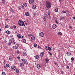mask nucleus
<instances>
[{
  "mask_svg": "<svg viewBox=\"0 0 75 75\" xmlns=\"http://www.w3.org/2000/svg\"><path fill=\"white\" fill-rule=\"evenodd\" d=\"M15 40L14 39V38H12L9 40V42L8 43V45H11V43H13L14 44H16V42H15Z\"/></svg>",
  "mask_w": 75,
  "mask_h": 75,
  "instance_id": "obj_1",
  "label": "nucleus"
},
{
  "mask_svg": "<svg viewBox=\"0 0 75 75\" xmlns=\"http://www.w3.org/2000/svg\"><path fill=\"white\" fill-rule=\"evenodd\" d=\"M51 3L50 2L48 1H46V7L48 8H50L51 7Z\"/></svg>",
  "mask_w": 75,
  "mask_h": 75,
  "instance_id": "obj_2",
  "label": "nucleus"
},
{
  "mask_svg": "<svg viewBox=\"0 0 75 75\" xmlns=\"http://www.w3.org/2000/svg\"><path fill=\"white\" fill-rule=\"evenodd\" d=\"M18 25L20 26H25V25H24V22H23V21L19 20V21L18 22Z\"/></svg>",
  "mask_w": 75,
  "mask_h": 75,
  "instance_id": "obj_3",
  "label": "nucleus"
},
{
  "mask_svg": "<svg viewBox=\"0 0 75 75\" xmlns=\"http://www.w3.org/2000/svg\"><path fill=\"white\" fill-rule=\"evenodd\" d=\"M35 1L34 0H29V3L30 4L33 5L34 4V2Z\"/></svg>",
  "mask_w": 75,
  "mask_h": 75,
  "instance_id": "obj_4",
  "label": "nucleus"
},
{
  "mask_svg": "<svg viewBox=\"0 0 75 75\" xmlns=\"http://www.w3.org/2000/svg\"><path fill=\"white\" fill-rule=\"evenodd\" d=\"M18 46L16 45L13 46L12 48L13 49V50H17V49L18 48V47L19 46V45H18Z\"/></svg>",
  "mask_w": 75,
  "mask_h": 75,
  "instance_id": "obj_5",
  "label": "nucleus"
},
{
  "mask_svg": "<svg viewBox=\"0 0 75 75\" xmlns=\"http://www.w3.org/2000/svg\"><path fill=\"white\" fill-rule=\"evenodd\" d=\"M11 69H13V70H16V67L14 65H13L11 67Z\"/></svg>",
  "mask_w": 75,
  "mask_h": 75,
  "instance_id": "obj_6",
  "label": "nucleus"
},
{
  "mask_svg": "<svg viewBox=\"0 0 75 75\" xmlns=\"http://www.w3.org/2000/svg\"><path fill=\"white\" fill-rule=\"evenodd\" d=\"M37 67L38 69H40L41 68V65L39 64H38L37 65Z\"/></svg>",
  "mask_w": 75,
  "mask_h": 75,
  "instance_id": "obj_7",
  "label": "nucleus"
},
{
  "mask_svg": "<svg viewBox=\"0 0 75 75\" xmlns=\"http://www.w3.org/2000/svg\"><path fill=\"white\" fill-rule=\"evenodd\" d=\"M56 28L57 25H55V24H54L52 26V28H53V29H55V28Z\"/></svg>",
  "mask_w": 75,
  "mask_h": 75,
  "instance_id": "obj_8",
  "label": "nucleus"
},
{
  "mask_svg": "<svg viewBox=\"0 0 75 75\" xmlns=\"http://www.w3.org/2000/svg\"><path fill=\"white\" fill-rule=\"evenodd\" d=\"M19 66L21 68H22L24 67V64L23 63H20L19 64Z\"/></svg>",
  "mask_w": 75,
  "mask_h": 75,
  "instance_id": "obj_9",
  "label": "nucleus"
},
{
  "mask_svg": "<svg viewBox=\"0 0 75 75\" xmlns=\"http://www.w3.org/2000/svg\"><path fill=\"white\" fill-rule=\"evenodd\" d=\"M17 37H18V38H21V34H18L17 35Z\"/></svg>",
  "mask_w": 75,
  "mask_h": 75,
  "instance_id": "obj_10",
  "label": "nucleus"
},
{
  "mask_svg": "<svg viewBox=\"0 0 75 75\" xmlns=\"http://www.w3.org/2000/svg\"><path fill=\"white\" fill-rule=\"evenodd\" d=\"M10 11H11V12H12V13H14V12L13 10V8H10Z\"/></svg>",
  "mask_w": 75,
  "mask_h": 75,
  "instance_id": "obj_11",
  "label": "nucleus"
},
{
  "mask_svg": "<svg viewBox=\"0 0 75 75\" xmlns=\"http://www.w3.org/2000/svg\"><path fill=\"white\" fill-rule=\"evenodd\" d=\"M44 17L45 18H48V15H47L46 14H45L44 15Z\"/></svg>",
  "mask_w": 75,
  "mask_h": 75,
  "instance_id": "obj_12",
  "label": "nucleus"
},
{
  "mask_svg": "<svg viewBox=\"0 0 75 75\" xmlns=\"http://www.w3.org/2000/svg\"><path fill=\"white\" fill-rule=\"evenodd\" d=\"M40 35L41 37H44V33H43V32H41L40 33Z\"/></svg>",
  "mask_w": 75,
  "mask_h": 75,
  "instance_id": "obj_13",
  "label": "nucleus"
},
{
  "mask_svg": "<svg viewBox=\"0 0 75 75\" xmlns=\"http://www.w3.org/2000/svg\"><path fill=\"white\" fill-rule=\"evenodd\" d=\"M23 56H26L27 55V53H26V52H23Z\"/></svg>",
  "mask_w": 75,
  "mask_h": 75,
  "instance_id": "obj_14",
  "label": "nucleus"
},
{
  "mask_svg": "<svg viewBox=\"0 0 75 75\" xmlns=\"http://www.w3.org/2000/svg\"><path fill=\"white\" fill-rule=\"evenodd\" d=\"M25 14L26 16H29V13L27 12H25Z\"/></svg>",
  "mask_w": 75,
  "mask_h": 75,
  "instance_id": "obj_15",
  "label": "nucleus"
},
{
  "mask_svg": "<svg viewBox=\"0 0 75 75\" xmlns=\"http://www.w3.org/2000/svg\"><path fill=\"white\" fill-rule=\"evenodd\" d=\"M44 55V52H42L40 54V57H43Z\"/></svg>",
  "mask_w": 75,
  "mask_h": 75,
  "instance_id": "obj_16",
  "label": "nucleus"
},
{
  "mask_svg": "<svg viewBox=\"0 0 75 75\" xmlns=\"http://www.w3.org/2000/svg\"><path fill=\"white\" fill-rule=\"evenodd\" d=\"M48 14L49 15V17H50V14H51V11H48Z\"/></svg>",
  "mask_w": 75,
  "mask_h": 75,
  "instance_id": "obj_17",
  "label": "nucleus"
},
{
  "mask_svg": "<svg viewBox=\"0 0 75 75\" xmlns=\"http://www.w3.org/2000/svg\"><path fill=\"white\" fill-rule=\"evenodd\" d=\"M66 14L67 17L68 16H69V11H68V12L66 13Z\"/></svg>",
  "mask_w": 75,
  "mask_h": 75,
  "instance_id": "obj_18",
  "label": "nucleus"
},
{
  "mask_svg": "<svg viewBox=\"0 0 75 75\" xmlns=\"http://www.w3.org/2000/svg\"><path fill=\"white\" fill-rule=\"evenodd\" d=\"M31 39L32 40H35V37L33 35H32L31 37Z\"/></svg>",
  "mask_w": 75,
  "mask_h": 75,
  "instance_id": "obj_19",
  "label": "nucleus"
},
{
  "mask_svg": "<svg viewBox=\"0 0 75 75\" xmlns=\"http://www.w3.org/2000/svg\"><path fill=\"white\" fill-rule=\"evenodd\" d=\"M67 54L68 56H69V55H71V52H67Z\"/></svg>",
  "mask_w": 75,
  "mask_h": 75,
  "instance_id": "obj_20",
  "label": "nucleus"
},
{
  "mask_svg": "<svg viewBox=\"0 0 75 75\" xmlns=\"http://www.w3.org/2000/svg\"><path fill=\"white\" fill-rule=\"evenodd\" d=\"M22 61H23V62H25L27 61V60L24 59H23L22 60Z\"/></svg>",
  "mask_w": 75,
  "mask_h": 75,
  "instance_id": "obj_21",
  "label": "nucleus"
},
{
  "mask_svg": "<svg viewBox=\"0 0 75 75\" xmlns=\"http://www.w3.org/2000/svg\"><path fill=\"white\" fill-rule=\"evenodd\" d=\"M13 57H9V60L10 61H13Z\"/></svg>",
  "mask_w": 75,
  "mask_h": 75,
  "instance_id": "obj_22",
  "label": "nucleus"
},
{
  "mask_svg": "<svg viewBox=\"0 0 75 75\" xmlns=\"http://www.w3.org/2000/svg\"><path fill=\"white\" fill-rule=\"evenodd\" d=\"M36 5H34L33 6V9H35V8H36Z\"/></svg>",
  "mask_w": 75,
  "mask_h": 75,
  "instance_id": "obj_23",
  "label": "nucleus"
},
{
  "mask_svg": "<svg viewBox=\"0 0 75 75\" xmlns=\"http://www.w3.org/2000/svg\"><path fill=\"white\" fill-rule=\"evenodd\" d=\"M45 61L46 63H48V62L49 61V60L48 59H45Z\"/></svg>",
  "mask_w": 75,
  "mask_h": 75,
  "instance_id": "obj_24",
  "label": "nucleus"
},
{
  "mask_svg": "<svg viewBox=\"0 0 75 75\" xmlns=\"http://www.w3.org/2000/svg\"><path fill=\"white\" fill-rule=\"evenodd\" d=\"M58 8H56L54 10L55 12H58Z\"/></svg>",
  "mask_w": 75,
  "mask_h": 75,
  "instance_id": "obj_25",
  "label": "nucleus"
},
{
  "mask_svg": "<svg viewBox=\"0 0 75 75\" xmlns=\"http://www.w3.org/2000/svg\"><path fill=\"white\" fill-rule=\"evenodd\" d=\"M23 4L25 7H27V4L26 3H24Z\"/></svg>",
  "mask_w": 75,
  "mask_h": 75,
  "instance_id": "obj_26",
  "label": "nucleus"
},
{
  "mask_svg": "<svg viewBox=\"0 0 75 75\" xmlns=\"http://www.w3.org/2000/svg\"><path fill=\"white\" fill-rule=\"evenodd\" d=\"M6 67L7 68H8V67H10V65L9 64H6Z\"/></svg>",
  "mask_w": 75,
  "mask_h": 75,
  "instance_id": "obj_27",
  "label": "nucleus"
},
{
  "mask_svg": "<svg viewBox=\"0 0 75 75\" xmlns=\"http://www.w3.org/2000/svg\"><path fill=\"white\" fill-rule=\"evenodd\" d=\"M16 71L17 73H18L19 72V71L18 70V69H16Z\"/></svg>",
  "mask_w": 75,
  "mask_h": 75,
  "instance_id": "obj_28",
  "label": "nucleus"
},
{
  "mask_svg": "<svg viewBox=\"0 0 75 75\" xmlns=\"http://www.w3.org/2000/svg\"><path fill=\"white\" fill-rule=\"evenodd\" d=\"M35 58L36 59H38V58H39V56H38V55H36L35 56Z\"/></svg>",
  "mask_w": 75,
  "mask_h": 75,
  "instance_id": "obj_29",
  "label": "nucleus"
},
{
  "mask_svg": "<svg viewBox=\"0 0 75 75\" xmlns=\"http://www.w3.org/2000/svg\"><path fill=\"white\" fill-rule=\"evenodd\" d=\"M6 32L7 34H10V32L9 31L7 30Z\"/></svg>",
  "mask_w": 75,
  "mask_h": 75,
  "instance_id": "obj_30",
  "label": "nucleus"
},
{
  "mask_svg": "<svg viewBox=\"0 0 75 75\" xmlns=\"http://www.w3.org/2000/svg\"><path fill=\"white\" fill-rule=\"evenodd\" d=\"M2 75H6V74L5 72L3 71L2 73Z\"/></svg>",
  "mask_w": 75,
  "mask_h": 75,
  "instance_id": "obj_31",
  "label": "nucleus"
},
{
  "mask_svg": "<svg viewBox=\"0 0 75 75\" xmlns=\"http://www.w3.org/2000/svg\"><path fill=\"white\" fill-rule=\"evenodd\" d=\"M45 48L47 50H48V47L47 46H45Z\"/></svg>",
  "mask_w": 75,
  "mask_h": 75,
  "instance_id": "obj_32",
  "label": "nucleus"
},
{
  "mask_svg": "<svg viewBox=\"0 0 75 75\" xmlns=\"http://www.w3.org/2000/svg\"><path fill=\"white\" fill-rule=\"evenodd\" d=\"M2 1L4 4H5V3H6V1L4 0H2Z\"/></svg>",
  "mask_w": 75,
  "mask_h": 75,
  "instance_id": "obj_33",
  "label": "nucleus"
},
{
  "mask_svg": "<svg viewBox=\"0 0 75 75\" xmlns=\"http://www.w3.org/2000/svg\"><path fill=\"white\" fill-rule=\"evenodd\" d=\"M48 50L49 51H51V48L50 47H48Z\"/></svg>",
  "mask_w": 75,
  "mask_h": 75,
  "instance_id": "obj_34",
  "label": "nucleus"
},
{
  "mask_svg": "<svg viewBox=\"0 0 75 75\" xmlns=\"http://www.w3.org/2000/svg\"><path fill=\"white\" fill-rule=\"evenodd\" d=\"M45 18V17H44L43 18V20H44V21H46V18Z\"/></svg>",
  "mask_w": 75,
  "mask_h": 75,
  "instance_id": "obj_35",
  "label": "nucleus"
},
{
  "mask_svg": "<svg viewBox=\"0 0 75 75\" xmlns=\"http://www.w3.org/2000/svg\"><path fill=\"white\" fill-rule=\"evenodd\" d=\"M64 17L62 16V17H61L60 18V19L61 20H63V19H64Z\"/></svg>",
  "mask_w": 75,
  "mask_h": 75,
  "instance_id": "obj_36",
  "label": "nucleus"
},
{
  "mask_svg": "<svg viewBox=\"0 0 75 75\" xmlns=\"http://www.w3.org/2000/svg\"><path fill=\"white\" fill-rule=\"evenodd\" d=\"M6 42H7V41L5 40H4L3 42V43H4V44H6Z\"/></svg>",
  "mask_w": 75,
  "mask_h": 75,
  "instance_id": "obj_37",
  "label": "nucleus"
},
{
  "mask_svg": "<svg viewBox=\"0 0 75 75\" xmlns=\"http://www.w3.org/2000/svg\"><path fill=\"white\" fill-rule=\"evenodd\" d=\"M34 47H37V44L36 43H35L34 44Z\"/></svg>",
  "mask_w": 75,
  "mask_h": 75,
  "instance_id": "obj_38",
  "label": "nucleus"
},
{
  "mask_svg": "<svg viewBox=\"0 0 75 75\" xmlns=\"http://www.w3.org/2000/svg\"><path fill=\"white\" fill-rule=\"evenodd\" d=\"M58 34L59 35H62V33L61 32H60L58 33Z\"/></svg>",
  "mask_w": 75,
  "mask_h": 75,
  "instance_id": "obj_39",
  "label": "nucleus"
},
{
  "mask_svg": "<svg viewBox=\"0 0 75 75\" xmlns=\"http://www.w3.org/2000/svg\"><path fill=\"white\" fill-rule=\"evenodd\" d=\"M23 42H25V43H26V40L25 39L23 40Z\"/></svg>",
  "mask_w": 75,
  "mask_h": 75,
  "instance_id": "obj_40",
  "label": "nucleus"
},
{
  "mask_svg": "<svg viewBox=\"0 0 75 75\" xmlns=\"http://www.w3.org/2000/svg\"><path fill=\"white\" fill-rule=\"evenodd\" d=\"M55 22L56 23V24H58V21H57V20H56L55 21Z\"/></svg>",
  "mask_w": 75,
  "mask_h": 75,
  "instance_id": "obj_41",
  "label": "nucleus"
},
{
  "mask_svg": "<svg viewBox=\"0 0 75 75\" xmlns=\"http://www.w3.org/2000/svg\"><path fill=\"white\" fill-rule=\"evenodd\" d=\"M5 28H8V25H6V26H5Z\"/></svg>",
  "mask_w": 75,
  "mask_h": 75,
  "instance_id": "obj_42",
  "label": "nucleus"
},
{
  "mask_svg": "<svg viewBox=\"0 0 75 75\" xmlns=\"http://www.w3.org/2000/svg\"><path fill=\"white\" fill-rule=\"evenodd\" d=\"M71 61H74V58L73 57H71Z\"/></svg>",
  "mask_w": 75,
  "mask_h": 75,
  "instance_id": "obj_43",
  "label": "nucleus"
},
{
  "mask_svg": "<svg viewBox=\"0 0 75 75\" xmlns=\"http://www.w3.org/2000/svg\"><path fill=\"white\" fill-rule=\"evenodd\" d=\"M24 64L25 65H27V64H28V62H27L26 61V62H24Z\"/></svg>",
  "mask_w": 75,
  "mask_h": 75,
  "instance_id": "obj_44",
  "label": "nucleus"
},
{
  "mask_svg": "<svg viewBox=\"0 0 75 75\" xmlns=\"http://www.w3.org/2000/svg\"><path fill=\"white\" fill-rule=\"evenodd\" d=\"M28 35L29 37H30L32 36V35L31 34H28Z\"/></svg>",
  "mask_w": 75,
  "mask_h": 75,
  "instance_id": "obj_45",
  "label": "nucleus"
},
{
  "mask_svg": "<svg viewBox=\"0 0 75 75\" xmlns=\"http://www.w3.org/2000/svg\"><path fill=\"white\" fill-rule=\"evenodd\" d=\"M48 54H50V55H52V54L51 53L48 52Z\"/></svg>",
  "mask_w": 75,
  "mask_h": 75,
  "instance_id": "obj_46",
  "label": "nucleus"
},
{
  "mask_svg": "<svg viewBox=\"0 0 75 75\" xmlns=\"http://www.w3.org/2000/svg\"><path fill=\"white\" fill-rule=\"evenodd\" d=\"M62 12H63V13H66V11H65L63 10Z\"/></svg>",
  "mask_w": 75,
  "mask_h": 75,
  "instance_id": "obj_47",
  "label": "nucleus"
},
{
  "mask_svg": "<svg viewBox=\"0 0 75 75\" xmlns=\"http://www.w3.org/2000/svg\"><path fill=\"white\" fill-rule=\"evenodd\" d=\"M16 52L17 54H19L20 53V51L19 50H17Z\"/></svg>",
  "mask_w": 75,
  "mask_h": 75,
  "instance_id": "obj_48",
  "label": "nucleus"
},
{
  "mask_svg": "<svg viewBox=\"0 0 75 75\" xmlns=\"http://www.w3.org/2000/svg\"><path fill=\"white\" fill-rule=\"evenodd\" d=\"M67 69H69V66H68L67 67Z\"/></svg>",
  "mask_w": 75,
  "mask_h": 75,
  "instance_id": "obj_49",
  "label": "nucleus"
},
{
  "mask_svg": "<svg viewBox=\"0 0 75 75\" xmlns=\"http://www.w3.org/2000/svg\"><path fill=\"white\" fill-rule=\"evenodd\" d=\"M13 28L14 29H15V28H16V26L15 25H13Z\"/></svg>",
  "mask_w": 75,
  "mask_h": 75,
  "instance_id": "obj_50",
  "label": "nucleus"
},
{
  "mask_svg": "<svg viewBox=\"0 0 75 75\" xmlns=\"http://www.w3.org/2000/svg\"><path fill=\"white\" fill-rule=\"evenodd\" d=\"M22 8L23 9V8H24V5H22Z\"/></svg>",
  "mask_w": 75,
  "mask_h": 75,
  "instance_id": "obj_51",
  "label": "nucleus"
},
{
  "mask_svg": "<svg viewBox=\"0 0 75 75\" xmlns=\"http://www.w3.org/2000/svg\"><path fill=\"white\" fill-rule=\"evenodd\" d=\"M69 67H71V63L69 64Z\"/></svg>",
  "mask_w": 75,
  "mask_h": 75,
  "instance_id": "obj_52",
  "label": "nucleus"
},
{
  "mask_svg": "<svg viewBox=\"0 0 75 75\" xmlns=\"http://www.w3.org/2000/svg\"><path fill=\"white\" fill-rule=\"evenodd\" d=\"M21 6H19L18 8L19 9H21Z\"/></svg>",
  "mask_w": 75,
  "mask_h": 75,
  "instance_id": "obj_53",
  "label": "nucleus"
},
{
  "mask_svg": "<svg viewBox=\"0 0 75 75\" xmlns=\"http://www.w3.org/2000/svg\"><path fill=\"white\" fill-rule=\"evenodd\" d=\"M61 74H64V71H61Z\"/></svg>",
  "mask_w": 75,
  "mask_h": 75,
  "instance_id": "obj_54",
  "label": "nucleus"
},
{
  "mask_svg": "<svg viewBox=\"0 0 75 75\" xmlns=\"http://www.w3.org/2000/svg\"><path fill=\"white\" fill-rule=\"evenodd\" d=\"M17 58H18V59H20V57H17Z\"/></svg>",
  "mask_w": 75,
  "mask_h": 75,
  "instance_id": "obj_55",
  "label": "nucleus"
},
{
  "mask_svg": "<svg viewBox=\"0 0 75 75\" xmlns=\"http://www.w3.org/2000/svg\"><path fill=\"white\" fill-rule=\"evenodd\" d=\"M38 48H41V47H40V46H38Z\"/></svg>",
  "mask_w": 75,
  "mask_h": 75,
  "instance_id": "obj_56",
  "label": "nucleus"
},
{
  "mask_svg": "<svg viewBox=\"0 0 75 75\" xmlns=\"http://www.w3.org/2000/svg\"><path fill=\"white\" fill-rule=\"evenodd\" d=\"M73 18L74 20H75V16L73 17Z\"/></svg>",
  "mask_w": 75,
  "mask_h": 75,
  "instance_id": "obj_57",
  "label": "nucleus"
},
{
  "mask_svg": "<svg viewBox=\"0 0 75 75\" xmlns=\"http://www.w3.org/2000/svg\"><path fill=\"white\" fill-rule=\"evenodd\" d=\"M62 1V0H59V2H61V1Z\"/></svg>",
  "mask_w": 75,
  "mask_h": 75,
  "instance_id": "obj_58",
  "label": "nucleus"
},
{
  "mask_svg": "<svg viewBox=\"0 0 75 75\" xmlns=\"http://www.w3.org/2000/svg\"><path fill=\"white\" fill-rule=\"evenodd\" d=\"M70 28H72V27L71 26H70Z\"/></svg>",
  "mask_w": 75,
  "mask_h": 75,
  "instance_id": "obj_59",
  "label": "nucleus"
},
{
  "mask_svg": "<svg viewBox=\"0 0 75 75\" xmlns=\"http://www.w3.org/2000/svg\"><path fill=\"white\" fill-rule=\"evenodd\" d=\"M15 33H16V34H17V32H16Z\"/></svg>",
  "mask_w": 75,
  "mask_h": 75,
  "instance_id": "obj_60",
  "label": "nucleus"
},
{
  "mask_svg": "<svg viewBox=\"0 0 75 75\" xmlns=\"http://www.w3.org/2000/svg\"><path fill=\"white\" fill-rule=\"evenodd\" d=\"M62 67H64V65H62Z\"/></svg>",
  "mask_w": 75,
  "mask_h": 75,
  "instance_id": "obj_61",
  "label": "nucleus"
},
{
  "mask_svg": "<svg viewBox=\"0 0 75 75\" xmlns=\"http://www.w3.org/2000/svg\"><path fill=\"white\" fill-rule=\"evenodd\" d=\"M57 63H55V65H57Z\"/></svg>",
  "mask_w": 75,
  "mask_h": 75,
  "instance_id": "obj_62",
  "label": "nucleus"
},
{
  "mask_svg": "<svg viewBox=\"0 0 75 75\" xmlns=\"http://www.w3.org/2000/svg\"><path fill=\"white\" fill-rule=\"evenodd\" d=\"M23 37H24V36H22L21 38H23Z\"/></svg>",
  "mask_w": 75,
  "mask_h": 75,
  "instance_id": "obj_63",
  "label": "nucleus"
},
{
  "mask_svg": "<svg viewBox=\"0 0 75 75\" xmlns=\"http://www.w3.org/2000/svg\"><path fill=\"white\" fill-rule=\"evenodd\" d=\"M25 24H27V23H25Z\"/></svg>",
  "mask_w": 75,
  "mask_h": 75,
  "instance_id": "obj_64",
  "label": "nucleus"
}]
</instances>
